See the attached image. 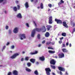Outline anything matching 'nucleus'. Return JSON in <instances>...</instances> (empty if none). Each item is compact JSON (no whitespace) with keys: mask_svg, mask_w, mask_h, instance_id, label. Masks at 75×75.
Wrapping results in <instances>:
<instances>
[{"mask_svg":"<svg viewBox=\"0 0 75 75\" xmlns=\"http://www.w3.org/2000/svg\"><path fill=\"white\" fill-rule=\"evenodd\" d=\"M13 74L14 75H18V71L16 70H14L13 71Z\"/></svg>","mask_w":75,"mask_h":75,"instance_id":"4468645a","label":"nucleus"},{"mask_svg":"<svg viewBox=\"0 0 75 75\" xmlns=\"http://www.w3.org/2000/svg\"><path fill=\"white\" fill-rule=\"evenodd\" d=\"M16 3L18 4V1H16Z\"/></svg>","mask_w":75,"mask_h":75,"instance_id":"6e6d98bb","label":"nucleus"},{"mask_svg":"<svg viewBox=\"0 0 75 75\" xmlns=\"http://www.w3.org/2000/svg\"><path fill=\"white\" fill-rule=\"evenodd\" d=\"M17 9L18 10H20V5H17Z\"/></svg>","mask_w":75,"mask_h":75,"instance_id":"72a5a7b5","label":"nucleus"},{"mask_svg":"<svg viewBox=\"0 0 75 75\" xmlns=\"http://www.w3.org/2000/svg\"><path fill=\"white\" fill-rule=\"evenodd\" d=\"M48 6H49V7L51 8V7H52V4H49L48 5Z\"/></svg>","mask_w":75,"mask_h":75,"instance_id":"c9c22d12","label":"nucleus"},{"mask_svg":"<svg viewBox=\"0 0 75 75\" xmlns=\"http://www.w3.org/2000/svg\"><path fill=\"white\" fill-rule=\"evenodd\" d=\"M42 28H36L35 29H34L32 32L31 34V37H34V35L35 34V31H38V32H40V31H42Z\"/></svg>","mask_w":75,"mask_h":75,"instance_id":"f03ea898","label":"nucleus"},{"mask_svg":"<svg viewBox=\"0 0 75 75\" xmlns=\"http://www.w3.org/2000/svg\"><path fill=\"white\" fill-rule=\"evenodd\" d=\"M58 69L59 71H65V69L64 67H58Z\"/></svg>","mask_w":75,"mask_h":75,"instance_id":"1a4fd4ad","label":"nucleus"},{"mask_svg":"<svg viewBox=\"0 0 75 75\" xmlns=\"http://www.w3.org/2000/svg\"><path fill=\"white\" fill-rule=\"evenodd\" d=\"M26 25L27 27H29V25L28 24V23H26Z\"/></svg>","mask_w":75,"mask_h":75,"instance_id":"c03bdc74","label":"nucleus"},{"mask_svg":"<svg viewBox=\"0 0 75 75\" xmlns=\"http://www.w3.org/2000/svg\"><path fill=\"white\" fill-rule=\"evenodd\" d=\"M25 52H22V54H24Z\"/></svg>","mask_w":75,"mask_h":75,"instance_id":"774afa93","label":"nucleus"},{"mask_svg":"<svg viewBox=\"0 0 75 75\" xmlns=\"http://www.w3.org/2000/svg\"><path fill=\"white\" fill-rule=\"evenodd\" d=\"M66 45L67 46H68V45H69V43L68 42H67Z\"/></svg>","mask_w":75,"mask_h":75,"instance_id":"09e8293b","label":"nucleus"},{"mask_svg":"<svg viewBox=\"0 0 75 75\" xmlns=\"http://www.w3.org/2000/svg\"><path fill=\"white\" fill-rule=\"evenodd\" d=\"M50 35V33H49V32H46L45 33V35L46 38H48V37H49Z\"/></svg>","mask_w":75,"mask_h":75,"instance_id":"f8f14e48","label":"nucleus"},{"mask_svg":"<svg viewBox=\"0 0 75 75\" xmlns=\"http://www.w3.org/2000/svg\"><path fill=\"white\" fill-rule=\"evenodd\" d=\"M61 42H62V41L61 40V41H59V43L60 44H61Z\"/></svg>","mask_w":75,"mask_h":75,"instance_id":"4d7b16f0","label":"nucleus"},{"mask_svg":"<svg viewBox=\"0 0 75 75\" xmlns=\"http://www.w3.org/2000/svg\"><path fill=\"white\" fill-rule=\"evenodd\" d=\"M33 23L35 25V26L37 27V24L35 23V22L34 21H33Z\"/></svg>","mask_w":75,"mask_h":75,"instance_id":"79ce46f5","label":"nucleus"},{"mask_svg":"<svg viewBox=\"0 0 75 75\" xmlns=\"http://www.w3.org/2000/svg\"><path fill=\"white\" fill-rule=\"evenodd\" d=\"M20 53H16V54H14L11 57L12 59H13V58H15L16 57L19 55V54Z\"/></svg>","mask_w":75,"mask_h":75,"instance_id":"39448f33","label":"nucleus"},{"mask_svg":"<svg viewBox=\"0 0 75 75\" xmlns=\"http://www.w3.org/2000/svg\"><path fill=\"white\" fill-rule=\"evenodd\" d=\"M36 64H39V63H38V62H36Z\"/></svg>","mask_w":75,"mask_h":75,"instance_id":"338daca9","label":"nucleus"},{"mask_svg":"<svg viewBox=\"0 0 75 75\" xmlns=\"http://www.w3.org/2000/svg\"><path fill=\"white\" fill-rule=\"evenodd\" d=\"M52 74L53 75H55V74L54 73H52Z\"/></svg>","mask_w":75,"mask_h":75,"instance_id":"680f3d73","label":"nucleus"},{"mask_svg":"<svg viewBox=\"0 0 75 75\" xmlns=\"http://www.w3.org/2000/svg\"><path fill=\"white\" fill-rule=\"evenodd\" d=\"M64 39V37H62L61 38H60V39L61 40H63Z\"/></svg>","mask_w":75,"mask_h":75,"instance_id":"5fc2aeb1","label":"nucleus"},{"mask_svg":"<svg viewBox=\"0 0 75 75\" xmlns=\"http://www.w3.org/2000/svg\"><path fill=\"white\" fill-rule=\"evenodd\" d=\"M62 35L64 37H65L66 36V33H64L62 34Z\"/></svg>","mask_w":75,"mask_h":75,"instance_id":"c756f323","label":"nucleus"},{"mask_svg":"<svg viewBox=\"0 0 75 75\" xmlns=\"http://www.w3.org/2000/svg\"><path fill=\"white\" fill-rule=\"evenodd\" d=\"M25 70L26 71H27L28 72H31V70L30 69L27 68V67L25 68Z\"/></svg>","mask_w":75,"mask_h":75,"instance_id":"393cba45","label":"nucleus"},{"mask_svg":"<svg viewBox=\"0 0 75 75\" xmlns=\"http://www.w3.org/2000/svg\"><path fill=\"white\" fill-rule=\"evenodd\" d=\"M65 75H68V73H67V72H66Z\"/></svg>","mask_w":75,"mask_h":75,"instance_id":"052dcab7","label":"nucleus"},{"mask_svg":"<svg viewBox=\"0 0 75 75\" xmlns=\"http://www.w3.org/2000/svg\"><path fill=\"white\" fill-rule=\"evenodd\" d=\"M9 31V33L10 34H11V32L12 31V30H8Z\"/></svg>","mask_w":75,"mask_h":75,"instance_id":"e433bc0d","label":"nucleus"},{"mask_svg":"<svg viewBox=\"0 0 75 75\" xmlns=\"http://www.w3.org/2000/svg\"><path fill=\"white\" fill-rule=\"evenodd\" d=\"M46 27H47V31H49L52 27L51 25H47L46 26Z\"/></svg>","mask_w":75,"mask_h":75,"instance_id":"9d476101","label":"nucleus"},{"mask_svg":"<svg viewBox=\"0 0 75 75\" xmlns=\"http://www.w3.org/2000/svg\"><path fill=\"white\" fill-rule=\"evenodd\" d=\"M31 64L30 62H28L27 63V65L28 67H30L31 66Z\"/></svg>","mask_w":75,"mask_h":75,"instance_id":"c85d7f7f","label":"nucleus"},{"mask_svg":"<svg viewBox=\"0 0 75 75\" xmlns=\"http://www.w3.org/2000/svg\"><path fill=\"white\" fill-rule=\"evenodd\" d=\"M10 44V42H7V43L6 44V45H8Z\"/></svg>","mask_w":75,"mask_h":75,"instance_id":"8fccbe9b","label":"nucleus"},{"mask_svg":"<svg viewBox=\"0 0 75 75\" xmlns=\"http://www.w3.org/2000/svg\"><path fill=\"white\" fill-rule=\"evenodd\" d=\"M48 52L49 53H50L51 54H54L55 52V51H52V50H49Z\"/></svg>","mask_w":75,"mask_h":75,"instance_id":"a878e982","label":"nucleus"},{"mask_svg":"<svg viewBox=\"0 0 75 75\" xmlns=\"http://www.w3.org/2000/svg\"><path fill=\"white\" fill-rule=\"evenodd\" d=\"M21 61H24V58H22L21 60Z\"/></svg>","mask_w":75,"mask_h":75,"instance_id":"3c124183","label":"nucleus"},{"mask_svg":"<svg viewBox=\"0 0 75 75\" xmlns=\"http://www.w3.org/2000/svg\"><path fill=\"white\" fill-rule=\"evenodd\" d=\"M51 67L52 68V69H55V66H54L53 65H50Z\"/></svg>","mask_w":75,"mask_h":75,"instance_id":"cd10ccee","label":"nucleus"},{"mask_svg":"<svg viewBox=\"0 0 75 75\" xmlns=\"http://www.w3.org/2000/svg\"><path fill=\"white\" fill-rule=\"evenodd\" d=\"M34 1V0H30V1L31 2H33V1Z\"/></svg>","mask_w":75,"mask_h":75,"instance_id":"69168bd1","label":"nucleus"},{"mask_svg":"<svg viewBox=\"0 0 75 75\" xmlns=\"http://www.w3.org/2000/svg\"><path fill=\"white\" fill-rule=\"evenodd\" d=\"M43 4L42 3H41V4H40V8H41L42 9L43 8V7H44V6H43Z\"/></svg>","mask_w":75,"mask_h":75,"instance_id":"7c9ffc66","label":"nucleus"},{"mask_svg":"<svg viewBox=\"0 0 75 75\" xmlns=\"http://www.w3.org/2000/svg\"><path fill=\"white\" fill-rule=\"evenodd\" d=\"M41 47V44H40L38 45V47Z\"/></svg>","mask_w":75,"mask_h":75,"instance_id":"13d9d810","label":"nucleus"},{"mask_svg":"<svg viewBox=\"0 0 75 75\" xmlns=\"http://www.w3.org/2000/svg\"><path fill=\"white\" fill-rule=\"evenodd\" d=\"M20 39L21 40H23V38L25 39V34H22L21 35H20Z\"/></svg>","mask_w":75,"mask_h":75,"instance_id":"423d86ee","label":"nucleus"},{"mask_svg":"<svg viewBox=\"0 0 75 75\" xmlns=\"http://www.w3.org/2000/svg\"><path fill=\"white\" fill-rule=\"evenodd\" d=\"M34 73L35 75H38V71L37 70H36L34 71Z\"/></svg>","mask_w":75,"mask_h":75,"instance_id":"2f4dec72","label":"nucleus"},{"mask_svg":"<svg viewBox=\"0 0 75 75\" xmlns=\"http://www.w3.org/2000/svg\"><path fill=\"white\" fill-rule=\"evenodd\" d=\"M54 58H56V59H57V58H58V56H55V57H54Z\"/></svg>","mask_w":75,"mask_h":75,"instance_id":"864d4df0","label":"nucleus"},{"mask_svg":"<svg viewBox=\"0 0 75 75\" xmlns=\"http://www.w3.org/2000/svg\"><path fill=\"white\" fill-rule=\"evenodd\" d=\"M13 10L14 11H17V7L16 6H14L13 8Z\"/></svg>","mask_w":75,"mask_h":75,"instance_id":"b1692460","label":"nucleus"},{"mask_svg":"<svg viewBox=\"0 0 75 75\" xmlns=\"http://www.w3.org/2000/svg\"><path fill=\"white\" fill-rule=\"evenodd\" d=\"M48 49H51V47H48Z\"/></svg>","mask_w":75,"mask_h":75,"instance_id":"0e129e2a","label":"nucleus"},{"mask_svg":"<svg viewBox=\"0 0 75 75\" xmlns=\"http://www.w3.org/2000/svg\"><path fill=\"white\" fill-rule=\"evenodd\" d=\"M39 59L40 61H44L45 60V57L44 56H42V57H39Z\"/></svg>","mask_w":75,"mask_h":75,"instance_id":"ddd939ff","label":"nucleus"},{"mask_svg":"<svg viewBox=\"0 0 75 75\" xmlns=\"http://www.w3.org/2000/svg\"><path fill=\"white\" fill-rule=\"evenodd\" d=\"M30 59V57H26L25 58V60L28 61L29 60V59Z\"/></svg>","mask_w":75,"mask_h":75,"instance_id":"bb28decb","label":"nucleus"},{"mask_svg":"<svg viewBox=\"0 0 75 75\" xmlns=\"http://www.w3.org/2000/svg\"><path fill=\"white\" fill-rule=\"evenodd\" d=\"M62 3H64V1L62 0H61L60 2L58 3V5H59V6H60V5Z\"/></svg>","mask_w":75,"mask_h":75,"instance_id":"5701e85b","label":"nucleus"},{"mask_svg":"<svg viewBox=\"0 0 75 75\" xmlns=\"http://www.w3.org/2000/svg\"><path fill=\"white\" fill-rule=\"evenodd\" d=\"M3 2V4H5L7 3V0H0V3Z\"/></svg>","mask_w":75,"mask_h":75,"instance_id":"2eb2a0df","label":"nucleus"},{"mask_svg":"<svg viewBox=\"0 0 75 75\" xmlns=\"http://www.w3.org/2000/svg\"><path fill=\"white\" fill-rule=\"evenodd\" d=\"M71 25H72L73 27H75V23L72 22V21H71Z\"/></svg>","mask_w":75,"mask_h":75,"instance_id":"aec40b11","label":"nucleus"},{"mask_svg":"<svg viewBox=\"0 0 75 75\" xmlns=\"http://www.w3.org/2000/svg\"><path fill=\"white\" fill-rule=\"evenodd\" d=\"M57 72V74H59V70H58Z\"/></svg>","mask_w":75,"mask_h":75,"instance_id":"e2e57ef3","label":"nucleus"},{"mask_svg":"<svg viewBox=\"0 0 75 75\" xmlns=\"http://www.w3.org/2000/svg\"><path fill=\"white\" fill-rule=\"evenodd\" d=\"M25 6L26 8H28L29 7V5H28V3L27 2H26L25 4Z\"/></svg>","mask_w":75,"mask_h":75,"instance_id":"4be33fe9","label":"nucleus"},{"mask_svg":"<svg viewBox=\"0 0 75 75\" xmlns=\"http://www.w3.org/2000/svg\"><path fill=\"white\" fill-rule=\"evenodd\" d=\"M37 38L38 39H40V35L38 34L37 35Z\"/></svg>","mask_w":75,"mask_h":75,"instance_id":"473e14b6","label":"nucleus"},{"mask_svg":"<svg viewBox=\"0 0 75 75\" xmlns=\"http://www.w3.org/2000/svg\"><path fill=\"white\" fill-rule=\"evenodd\" d=\"M56 62L54 61V59H52V60H50V63L51 64H52V65H55V63Z\"/></svg>","mask_w":75,"mask_h":75,"instance_id":"0eeeda50","label":"nucleus"},{"mask_svg":"<svg viewBox=\"0 0 75 75\" xmlns=\"http://www.w3.org/2000/svg\"><path fill=\"white\" fill-rule=\"evenodd\" d=\"M12 73L11 72H9L8 73V75H11Z\"/></svg>","mask_w":75,"mask_h":75,"instance_id":"ea45409f","label":"nucleus"},{"mask_svg":"<svg viewBox=\"0 0 75 75\" xmlns=\"http://www.w3.org/2000/svg\"><path fill=\"white\" fill-rule=\"evenodd\" d=\"M59 58H62L64 57V54L63 53L59 54H58Z\"/></svg>","mask_w":75,"mask_h":75,"instance_id":"6e6552de","label":"nucleus"},{"mask_svg":"<svg viewBox=\"0 0 75 75\" xmlns=\"http://www.w3.org/2000/svg\"><path fill=\"white\" fill-rule=\"evenodd\" d=\"M16 17L18 18H22V16H21V14L20 13H19L16 16Z\"/></svg>","mask_w":75,"mask_h":75,"instance_id":"dca6fc26","label":"nucleus"},{"mask_svg":"<svg viewBox=\"0 0 75 75\" xmlns=\"http://www.w3.org/2000/svg\"><path fill=\"white\" fill-rule=\"evenodd\" d=\"M37 53H38V51L35 50V52H31L30 53V54H31V55H34V54H37Z\"/></svg>","mask_w":75,"mask_h":75,"instance_id":"6ab92c4d","label":"nucleus"},{"mask_svg":"<svg viewBox=\"0 0 75 75\" xmlns=\"http://www.w3.org/2000/svg\"><path fill=\"white\" fill-rule=\"evenodd\" d=\"M59 74H60L61 75H63L62 73V72H61V71H59Z\"/></svg>","mask_w":75,"mask_h":75,"instance_id":"a18cd8bd","label":"nucleus"},{"mask_svg":"<svg viewBox=\"0 0 75 75\" xmlns=\"http://www.w3.org/2000/svg\"><path fill=\"white\" fill-rule=\"evenodd\" d=\"M45 42V40H44L42 42V44H44Z\"/></svg>","mask_w":75,"mask_h":75,"instance_id":"de8ad7c7","label":"nucleus"},{"mask_svg":"<svg viewBox=\"0 0 75 75\" xmlns=\"http://www.w3.org/2000/svg\"><path fill=\"white\" fill-rule=\"evenodd\" d=\"M30 61L31 62H32V63L34 64L35 62V59H30Z\"/></svg>","mask_w":75,"mask_h":75,"instance_id":"f3484780","label":"nucleus"},{"mask_svg":"<svg viewBox=\"0 0 75 75\" xmlns=\"http://www.w3.org/2000/svg\"><path fill=\"white\" fill-rule=\"evenodd\" d=\"M46 73L47 75H50V72L51 71V69L49 68H46L45 69Z\"/></svg>","mask_w":75,"mask_h":75,"instance_id":"7ed1b4c3","label":"nucleus"},{"mask_svg":"<svg viewBox=\"0 0 75 75\" xmlns=\"http://www.w3.org/2000/svg\"><path fill=\"white\" fill-rule=\"evenodd\" d=\"M49 24H52L53 21H52V16H50L49 18Z\"/></svg>","mask_w":75,"mask_h":75,"instance_id":"20e7f679","label":"nucleus"},{"mask_svg":"<svg viewBox=\"0 0 75 75\" xmlns=\"http://www.w3.org/2000/svg\"><path fill=\"white\" fill-rule=\"evenodd\" d=\"M55 21L57 22V24H63V25L66 28H68V26L67 25V22L65 21H63L62 23V20L60 19H58L57 18L55 19Z\"/></svg>","mask_w":75,"mask_h":75,"instance_id":"f257e3e1","label":"nucleus"},{"mask_svg":"<svg viewBox=\"0 0 75 75\" xmlns=\"http://www.w3.org/2000/svg\"><path fill=\"white\" fill-rule=\"evenodd\" d=\"M42 28H43V29L44 28L45 29V30H43L42 31V33H45L46 31H47V30L46 29V28H45V25H44L42 27Z\"/></svg>","mask_w":75,"mask_h":75,"instance_id":"412c9836","label":"nucleus"},{"mask_svg":"<svg viewBox=\"0 0 75 75\" xmlns=\"http://www.w3.org/2000/svg\"><path fill=\"white\" fill-rule=\"evenodd\" d=\"M75 28H74L73 29V31H72V33L73 34H74V32H75Z\"/></svg>","mask_w":75,"mask_h":75,"instance_id":"58836bf2","label":"nucleus"},{"mask_svg":"<svg viewBox=\"0 0 75 75\" xmlns=\"http://www.w3.org/2000/svg\"><path fill=\"white\" fill-rule=\"evenodd\" d=\"M11 48L12 49H14V45H12L11 47Z\"/></svg>","mask_w":75,"mask_h":75,"instance_id":"37998d69","label":"nucleus"},{"mask_svg":"<svg viewBox=\"0 0 75 75\" xmlns=\"http://www.w3.org/2000/svg\"><path fill=\"white\" fill-rule=\"evenodd\" d=\"M69 46L70 47H71V43L69 44Z\"/></svg>","mask_w":75,"mask_h":75,"instance_id":"bf43d9fd","label":"nucleus"},{"mask_svg":"<svg viewBox=\"0 0 75 75\" xmlns=\"http://www.w3.org/2000/svg\"><path fill=\"white\" fill-rule=\"evenodd\" d=\"M62 47L63 48V47H65V44H64V43H63L62 45Z\"/></svg>","mask_w":75,"mask_h":75,"instance_id":"f704fd0d","label":"nucleus"},{"mask_svg":"<svg viewBox=\"0 0 75 75\" xmlns=\"http://www.w3.org/2000/svg\"><path fill=\"white\" fill-rule=\"evenodd\" d=\"M5 48H6V46H4L3 47V48L2 50V52L3 51V50H4V49H5Z\"/></svg>","mask_w":75,"mask_h":75,"instance_id":"4c0bfd02","label":"nucleus"},{"mask_svg":"<svg viewBox=\"0 0 75 75\" xmlns=\"http://www.w3.org/2000/svg\"><path fill=\"white\" fill-rule=\"evenodd\" d=\"M62 50L63 52H68V51L66 49L63 48L62 49Z\"/></svg>","mask_w":75,"mask_h":75,"instance_id":"a211bd4d","label":"nucleus"},{"mask_svg":"<svg viewBox=\"0 0 75 75\" xmlns=\"http://www.w3.org/2000/svg\"><path fill=\"white\" fill-rule=\"evenodd\" d=\"M51 43V42H47L46 44L47 45H49V44H50Z\"/></svg>","mask_w":75,"mask_h":75,"instance_id":"a19ab883","label":"nucleus"},{"mask_svg":"<svg viewBox=\"0 0 75 75\" xmlns=\"http://www.w3.org/2000/svg\"><path fill=\"white\" fill-rule=\"evenodd\" d=\"M8 26H6V30L8 29Z\"/></svg>","mask_w":75,"mask_h":75,"instance_id":"49530a36","label":"nucleus"},{"mask_svg":"<svg viewBox=\"0 0 75 75\" xmlns=\"http://www.w3.org/2000/svg\"><path fill=\"white\" fill-rule=\"evenodd\" d=\"M51 43L52 45H54V44H55V43L51 42Z\"/></svg>","mask_w":75,"mask_h":75,"instance_id":"603ef678","label":"nucleus"},{"mask_svg":"<svg viewBox=\"0 0 75 75\" xmlns=\"http://www.w3.org/2000/svg\"><path fill=\"white\" fill-rule=\"evenodd\" d=\"M13 31L14 33L16 34L17 33H18V28H15L13 30Z\"/></svg>","mask_w":75,"mask_h":75,"instance_id":"9b49d317","label":"nucleus"}]
</instances>
